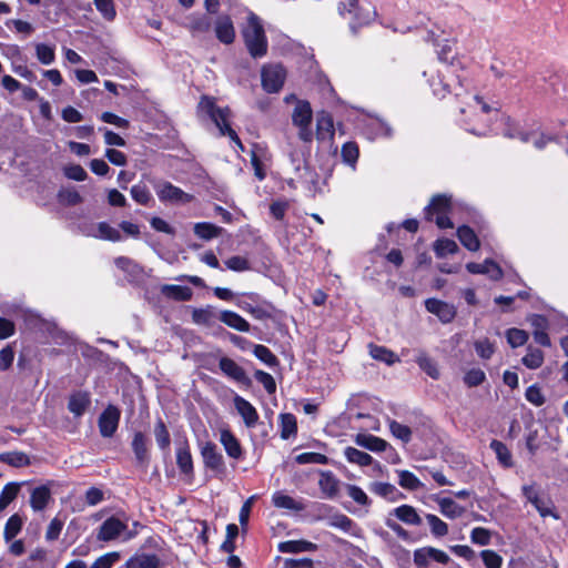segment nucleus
Returning <instances> with one entry per match:
<instances>
[{
	"label": "nucleus",
	"instance_id": "obj_1",
	"mask_svg": "<svg viewBox=\"0 0 568 568\" xmlns=\"http://www.w3.org/2000/svg\"><path fill=\"white\" fill-rule=\"evenodd\" d=\"M466 106L460 108L463 125L475 135H486L491 131L490 121L499 116L498 110L490 108L478 95L466 93Z\"/></svg>",
	"mask_w": 568,
	"mask_h": 568
},
{
	"label": "nucleus",
	"instance_id": "obj_2",
	"mask_svg": "<svg viewBox=\"0 0 568 568\" xmlns=\"http://www.w3.org/2000/svg\"><path fill=\"white\" fill-rule=\"evenodd\" d=\"M456 71L455 65H445L436 78L429 80V85L436 97L443 99L450 92H454L456 98L466 95L469 87L466 72L462 70L460 73H456Z\"/></svg>",
	"mask_w": 568,
	"mask_h": 568
},
{
	"label": "nucleus",
	"instance_id": "obj_3",
	"mask_svg": "<svg viewBox=\"0 0 568 568\" xmlns=\"http://www.w3.org/2000/svg\"><path fill=\"white\" fill-rule=\"evenodd\" d=\"M199 112L207 115L216 125L221 135H226L239 148L244 151V146L230 125L231 110L229 108H219L213 98L203 97L199 103Z\"/></svg>",
	"mask_w": 568,
	"mask_h": 568
},
{
	"label": "nucleus",
	"instance_id": "obj_4",
	"mask_svg": "<svg viewBox=\"0 0 568 568\" xmlns=\"http://www.w3.org/2000/svg\"><path fill=\"white\" fill-rule=\"evenodd\" d=\"M243 38L253 58H262L267 53V39L261 19L253 12L247 16Z\"/></svg>",
	"mask_w": 568,
	"mask_h": 568
},
{
	"label": "nucleus",
	"instance_id": "obj_5",
	"mask_svg": "<svg viewBox=\"0 0 568 568\" xmlns=\"http://www.w3.org/2000/svg\"><path fill=\"white\" fill-rule=\"evenodd\" d=\"M337 12L343 19L348 20L353 33H356L358 28L371 23L376 16L375 11L371 12L359 7L358 0H339Z\"/></svg>",
	"mask_w": 568,
	"mask_h": 568
},
{
	"label": "nucleus",
	"instance_id": "obj_6",
	"mask_svg": "<svg viewBox=\"0 0 568 568\" xmlns=\"http://www.w3.org/2000/svg\"><path fill=\"white\" fill-rule=\"evenodd\" d=\"M450 197L445 194L435 195L430 203L425 207V217L428 221H435L439 229H453V223L448 217L450 211Z\"/></svg>",
	"mask_w": 568,
	"mask_h": 568
},
{
	"label": "nucleus",
	"instance_id": "obj_7",
	"mask_svg": "<svg viewBox=\"0 0 568 568\" xmlns=\"http://www.w3.org/2000/svg\"><path fill=\"white\" fill-rule=\"evenodd\" d=\"M312 118L311 104L307 101H297L292 113V122L298 129V138L305 143H310L313 140Z\"/></svg>",
	"mask_w": 568,
	"mask_h": 568
},
{
	"label": "nucleus",
	"instance_id": "obj_8",
	"mask_svg": "<svg viewBox=\"0 0 568 568\" xmlns=\"http://www.w3.org/2000/svg\"><path fill=\"white\" fill-rule=\"evenodd\" d=\"M135 536L133 531L128 530L126 524L116 517H110L102 523L98 531V539L102 541H111L119 537L123 540H130Z\"/></svg>",
	"mask_w": 568,
	"mask_h": 568
},
{
	"label": "nucleus",
	"instance_id": "obj_9",
	"mask_svg": "<svg viewBox=\"0 0 568 568\" xmlns=\"http://www.w3.org/2000/svg\"><path fill=\"white\" fill-rule=\"evenodd\" d=\"M286 72L281 64H266L262 68V87L268 93L278 92L285 81Z\"/></svg>",
	"mask_w": 568,
	"mask_h": 568
},
{
	"label": "nucleus",
	"instance_id": "obj_10",
	"mask_svg": "<svg viewBox=\"0 0 568 568\" xmlns=\"http://www.w3.org/2000/svg\"><path fill=\"white\" fill-rule=\"evenodd\" d=\"M155 193L161 202L185 204L193 200V196L170 182H160L154 185Z\"/></svg>",
	"mask_w": 568,
	"mask_h": 568
},
{
	"label": "nucleus",
	"instance_id": "obj_11",
	"mask_svg": "<svg viewBox=\"0 0 568 568\" xmlns=\"http://www.w3.org/2000/svg\"><path fill=\"white\" fill-rule=\"evenodd\" d=\"M201 455L204 466L211 469L215 476L222 477L225 474V463L215 444L211 442L205 443L202 447Z\"/></svg>",
	"mask_w": 568,
	"mask_h": 568
},
{
	"label": "nucleus",
	"instance_id": "obj_12",
	"mask_svg": "<svg viewBox=\"0 0 568 568\" xmlns=\"http://www.w3.org/2000/svg\"><path fill=\"white\" fill-rule=\"evenodd\" d=\"M500 121L506 125L503 131V134L507 138L515 139L518 138L521 142L528 143L532 142L536 149H542L549 139H546L542 134H537L536 132H523L519 131L516 126L510 123L509 118L501 116Z\"/></svg>",
	"mask_w": 568,
	"mask_h": 568
},
{
	"label": "nucleus",
	"instance_id": "obj_13",
	"mask_svg": "<svg viewBox=\"0 0 568 568\" xmlns=\"http://www.w3.org/2000/svg\"><path fill=\"white\" fill-rule=\"evenodd\" d=\"M120 420V410L110 405L108 406L99 417V429L103 437H111L118 429Z\"/></svg>",
	"mask_w": 568,
	"mask_h": 568
},
{
	"label": "nucleus",
	"instance_id": "obj_14",
	"mask_svg": "<svg viewBox=\"0 0 568 568\" xmlns=\"http://www.w3.org/2000/svg\"><path fill=\"white\" fill-rule=\"evenodd\" d=\"M426 41L433 43L436 47L438 59L446 63V65H454L453 44L449 40L442 38L436 34L435 31L430 30L427 32Z\"/></svg>",
	"mask_w": 568,
	"mask_h": 568
},
{
	"label": "nucleus",
	"instance_id": "obj_15",
	"mask_svg": "<svg viewBox=\"0 0 568 568\" xmlns=\"http://www.w3.org/2000/svg\"><path fill=\"white\" fill-rule=\"evenodd\" d=\"M425 307L429 313L435 314L443 323H450L456 316L454 305L436 298H428L425 302Z\"/></svg>",
	"mask_w": 568,
	"mask_h": 568
},
{
	"label": "nucleus",
	"instance_id": "obj_16",
	"mask_svg": "<svg viewBox=\"0 0 568 568\" xmlns=\"http://www.w3.org/2000/svg\"><path fill=\"white\" fill-rule=\"evenodd\" d=\"M215 36L224 44L233 43L235 39V29L230 16L222 14L217 17L214 23Z\"/></svg>",
	"mask_w": 568,
	"mask_h": 568
},
{
	"label": "nucleus",
	"instance_id": "obj_17",
	"mask_svg": "<svg viewBox=\"0 0 568 568\" xmlns=\"http://www.w3.org/2000/svg\"><path fill=\"white\" fill-rule=\"evenodd\" d=\"M234 406H235L237 413L243 418L246 427L252 428L256 425V423L258 420V414H257L255 407L248 400L236 395L234 397Z\"/></svg>",
	"mask_w": 568,
	"mask_h": 568
},
{
	"label": "nucleus",
	"instance_id": "obj_18",
	"mask_svg": "<svg viewBox=\"0 0 568 568\" xmlns=\"http://www.w3.org/2000/svg\"><path fill=\"white\" fill-rule=\"evenodd\" d=\"M354 442L356 445L374 453L384 452L388 446V443L383 438L364 433L357 434L354 438Z\"/></svg>",
	"mask_w": 568,
	"mask_h": 568
},
{
	"label": "nucleus",
	"instance_id": "obj_19",
	"mask_svg": "<svg viewBox=\"0 0 568 568\" xmlns=\"http://www.w3.org/2000/svg\"><path fill=\"white\" fill-rule=\"evenodd\" d=\"M466 267L470 273L486 274L491 280H498L503 275L499 265L490 260H486L483 263H468Z\"/></svg>",
	"mask_w": 568,
	"mask_h": 568
},
{
	"label": "nucleus",
	"instance_id": "obj_20",
	"mask_svg": "<svg viewBox=\"0 0 568 568\" xmlns=\"http://www.w3.org/2000/svg\"><path fill=\"white\" fill-rule=\"evenodd\" d=\"M334 135V123L329 113L321 112L316 118V138L320 141L331 140Z\"/></svg>",
	"mask_w": 568,
	"mask_h": 568
},
{
	"label": "nucleus",
	"instance_id": "obj_21",
	"mask_svg": "<svg viewBox=\"0 0 568 568\" xmlns=\"http://www.w3.org/2000/svg\"><path fill=\"white\" fill-rule=\"evenodd\" d=\"M339 480L332 471H321L318 486L326 498H334L339 489Z\"/></svg>",
	"mask_w": 568,
	"mask_h": 568
},
{
	"label": "nucleus",
	"instance_id": "obj_22",
	"mask_svg": "<svg viewBox=\"0 0 568 568\" xmlns=\"http://www.w3.org/2000/svg\"><path fill=\"white\" fill-rule=\"evenodd\" d=\"M434 500L437 503L440 513L449 518V519H456L464 515L465 508L458 505L455 500L452 498H444V497H434Z\"/></svg>",
	"mask_w": 568,
	"mask_h": 568
},
{
	"label": "nucleus",
	"instance_id": "obj_23",
	"mask_svg": "<svg viewBox=\"0 0 568 568\" xmlns=\"http://www.w3.org/2000/svg\"><path fill=\"white\" fill-rule=\"evenodd\" d=\"M160 291L165 297L181 302L190 301L193 295L190 287L174 284L162 285Z\"/></svg>",
	"mask_w": 568,
	"mask_h": 568
},
{
	"label": "nucleus",
	"instance_id": "obj_24",
	"mask_svg": "<svg viewBox=\"0 0 568 568\" xmlns=\"http://www.w3.org/2000/svg\"><path fill=\"white\" fill-rule=\"evenodd\" d=\"M316 549L317 545L307 540H287L278 544V550L283 554H298Z\"/></svg>",
	"mask_w": 568,
	"mask_h": 568
},
{
	"label": "nucleus",
	"instance_id": "obj_25",
	"mask_svg": "<svg viewBox=\"0 0 568 568\" xmlns=\"http://www.w3.org/2000/svg\"><path fill=\"white\" fill-rule=\"evenodd\" d=\"M272 503L276 508L302 511L305 509V505L301 500H296L293 497L283 494L282 491H275L272 496Z\"/></svg>",
	"mask_w": 568,
	"mask_h": 568
},
{
	"label": "nucleus",
	"instance_id": "obj_26",
	"mask_svg": "<svg viewBox=\"0 0 568 568\" xmlns=\"http://www.w3.org/2000/svg\"><path fill=\"white\" fill-rule=\"evenodd\" d=\"M221 371L230 378L236 382L246 381V374L244 369L233 359L229 357H222L219 362Z\"/></svg>",
	"mask_w": 568,
	"mask_h": 568
},
{
	"label": "nucleus",
	"instance_id": "obj_27",
	"mask_svg": "<svg viewBox=\"0 0 568 568\" xmlns=\"http://www.w3.org/2000/svg\"><path fill=\"white\" fill-rule=\"evenodd\" d=\"M220 442L230 457L239 459L242 456L241 445L229 429L221 430Z\"/></svg>",
	"mask_w": 568,
	"mask_h": 568
},
{
	"label": "nucleus",
	"instance_id": "obj_28",
	"mask_svg": "<svg viewBox=\"0 0 568 568\" xmlns=\"http://www.w3.org/2000/svg\"><path fill=\"white\" fill-rule=\"evenodd\" d=\"M90 405V396L88 393L78 392L69 398L68 408L74 416H81Z\"/></svg>",
	"mask_w": 568,
	"mask_h": 568
},
{
	"label": "nucleus",
	"instance_id": "obj_29",
	"mask_svg": "<svg viewBox=\"0 0 568 568\" xmlns=\"http://www.w3.org/2000/svg\"><path fill=\"white\" fill-rule=\"evenodd\" d=\"M220 321L239 332H248L250 329L248 322L244 320L241 315L232 311L221 312Z\"/></svg>",
	"mask_w": 568,
	"mask_h": 568
},
{
	"label": "nucleus",
	"instance_id": "obj_30",
	"mask_svg": "<svg viewBox=\"0 0 568 568\" xmlns=\"http://www.w3.org/2000/svg\"><path fill=\"white\" fill-rule=\"evenodd\" d=\"M50 498V489L45 486H39L31 493L30 505L34 511H41L47 507Z\"/></svg>",
	"mask_w": 568,
	"mask_h": 568
},
{
	"label": "nucleus",
	"instance_id": "obj_31",
	"mask_svg": "<svg viewBox=\"0 0 568 568\" xmlns=\"http://www.w3.org/2000/svg\"><path fill=\"white\" fill-rule=\"evenodd\" d=\"M160 559L156 555L142 554L130 558L126 568H159Z\"/></svg>",
	"mask_w": 568,
	"mask_h": 568
},
{
	"label": "nucleus",
	"instance_id": "obj_32",
	"mask_svg": "<svg viewBox=\"0 0 568 568\" xmlns=\"http://www.w3.org/2000/svg\"><path fill=\"white\" fill-rule=\"evenodd\" d=\"M176 464L181 473L185 475H191L193 473L192 455L186 444L178 447Z\"/></svg>",
	"mask_w": 568,
	"mask_h": 568
},
{
	"label": "nucleus",
	"instance_id": "obj_33",
	"mask_svg": "<svg viewBox=\"0 0 568 568\" xmlns=\"http://www.w3.org/2000/svg\"><path fill=\"white\" fill-rule=\"evenodd\" d=\"M394 515L403 523L408 525L418 526L422 524V518L416 509L409 505H402L394 509Z\"/></svg>",
	"mask_w": 568,
	"mask_h": 568
},
{
	"label": "nucleus",
	"instance_id": "obj_34",
	"mask_svg": "<svg viewBox=\"0 0 568 568\" xmlns=\"http://www.w3.org/2000/svg\"><path fill=\"white\" fill-rule=\"evenodd\" d=\"M368 348H369V355L374 359L384 362L387 365H393L394 363L399 362V358L397 357V355L393 351H390L384 346L369 344Z\"/></svg>",
	"mask_w": 568,
	"mask_h": 568
},
{
	"label": "nucleus",
	"instance_id": "obj_35",
	"mask_svg": "<svg viewBox=\"0 0 568 568\" xmlns=\"http://www.w3.org/2000/svg\"><path fill=\"white\" fill-rule=\"evenodd\" d=\"M344 456L347 462L358 466H368L373 463V457L369 454L354 447H346L344 449Z\"/></svg>",
	"mask_w": 568,
	"mask_h": 568
},
{
	"label": "nucleus",
	"instance_id": "obj_36",
	"mask_svg": "<svg viewBox=\"0 0 568 568\" xmlns=\"http://www.w3.org/2000/svg\"><path fill=\"white\" fill-rule=\"evenodd\" d=\"M23 518L19 514L12 515L4 525L3 538L11 541L22 529Z\"/></svg>",
	"mask_w": 568,
	"mask_h": 568
},
{
	"label": "nucleus",
	"instance_id": "obj_37",
	"mask_svg": "<svg viewBox=\"0 0 568 568\" xmlns=\"http://www.w3.org/2000/svg\"><path fill=\"white\" fill-rule=\"evenodd\" d=\"M457 236L465 248H479L478 237L469 226H459L457 229Z\"/></svg>",
	"mask_w": 568,
	"mask_h": 568
},
{
	"label": "nucleus",
	"instance_id": "obj_38",
	"mask_svg": "<svg viewBox=\"0 0 568 568\" xmlns=\"http://www.w3.org/2000/svg\"><path fill=\"white\" fill-rule=\"evenodd\" d=\"M222 232V229L207 222L196 223L194 225V233L196 236L203 240H211L217 237Z\"/></svg>",
	"mask_w": 568,
	"mask_h": 568
},
{
	"label": "nucleus",
	"instance_id": "obj_39",
	"mask_svg": "<svg viewBox=\"0 0 568 568\" xmlns=\"http://www.w3.org/2000/svg\"><path fill=\"white\" fill-rule=\"evenodd\" d=\"M544 363V353L539 348L528 346L527 354L523 357V364L530 369L539 368Z\"/></svg>",
	"mask_w": 568,
	"mask_h": 568
},
{
	"label": "nucleus",
	"instance_id": "obj_40",
	"mask_svg": "<svg viewBox=\"0 0 568 568\" xmlns=\"http://www.w3.org/2000/svg\"><path fill=\"white\" fill-rule=\"evenodd\" d=\"M132 449L140 463L148 460L146 438L142 433H135L132 440Z\"/></svg>",
	"mask_w": 568,
	"mask_h": 568
},
{
	"label": "nucleus",
	"instance_id": "obj_41",
	"mask_svg": "<svg viewBox=\"0 0 568 568\" xmlns=\"http://www.w3.org/2000/svg\"><path fill=\"white\" fill-rule=\"evenodd\" d=\"M490 448L496 454L497 459L503 466H511V454L504 443L494 439L490 443Z\"/></svg>",
	"mask_w": 568,
	"mask_h": 568
},
{
	"label": "nucleus",
	"instance_id": "obj_42",
	"mask_svg": "<svg viewBox=\"0 0 568 568\" xmlns=\"http://www.w3.org/2000/svg\"><path fill=\"white\" fill-rule=\"evenodd\" d=\"M416 363L432 378L437 379L439 377L436 363L426 353H419Z\"/></svg>",
	"mask_w": 568,
	"mask_h": 568
},
{
	"label": "nucleus",
	"instance_id": "obj_43",
	"mask_svg": "<svg viewBox=\"0 0 568 568\" xmlns=\"http://www.w3.org/2000/svg\"><path fill=\"white\" fill-rule=\"evenodd\" d=\"M19 489L20 486L16 483H9L2 488L0 493V511L16 499Z\"/></svg>",
	"mask_w": 568,
	"mask_h": 568
},
{
	"label": "nucleus",
	"instance_id": "obj_44",
	"mask_svg": "<svg viewBox=\"0 0 568 568\" xmlns=\"http://www.w3.org/2000/svg\"><path fill=\"white\" fill-rule=\"evenodd\" d=\"M398 484L408 490H416L422 487L420 480L408 470H397Z\"/></svg>",
	"mask_w": 568,
	"mask_h": 568
},
{
	"label": "nucleus",
	"instance_id": "obj_45",
	"mask_svg": "<svg viewBox=\"0 0 568 568\" xmlns=\"http://www.w3.org/2000/svg\"><path fill=\"white\" fill-rule=\"evenodd\" d=\"M0 459L13 467H23L30 464L29 456L21 452H10L2 454Z\"/></svg>",
	"mask_w": 568,
	"mask_h": 568
},
{
	"label": "nucleus",
	"instance_id": "obj_46",
	"mask_svg": "<svg viewBox=\"0 0 568 568\" xmlns=\"http://www.w3.org/2000/svg\"><path fill=\"white\" fill-rule=\"evenodd\" d=\"M388 426H389V430L394 437H396L397 439L402 440L405 444L410 442L412 429L408 426L400 424L396 420H390L388 423Z\"/></svg>",
	"mask_w": 568,
	"mask_h": 568
},
{
	"label": "nucleus",
	"instance_id": "obj_47",
	"mask_svg": "<svg viewBox=\"0 0 568 568\" xmlns=\"http://www.w3.org/2000/svg\"><path fill=\"white\" fill-rule=\"evenodd\" d=\"M341 153L344 163L351 165L354 169L359 154L357 144L353 142L345 143L342 146Z\"/></svg>",
	"mask_w": 568,
	"mask_h": 568
},
{
	"label": "nucleus",
	"instance_id": "obj_48",
	"mask_svg": "<svg viewBox=\"0 0 568 568\" xmlns=\"http://www.w3.org/2000/svg\"><path fill=\"white\" fill-rule=\"evenodd\" d=\"M253 354L264 364L274 367L278 364L276 356L264 345H255Z\"/></svg>",
	"mask_w": 568,
	"mask_h": 568
},
{
	"label": "nucleus",
	"instance_id": "obj_49",
	"mask_svg": "<svg viewBox=\"0 0 568 568\" xmlns=\"http://www.w3.org/2000/svg\"><path fill=\"white\" fill-rule=\"evenodd\" d=\"M426 519L434 536L443 537L448 534V525L436 515L427 514Z\"/></svg>",
	"mask_w": 568,
	"mask_h": 568
},
{
	"label": "nucleus",
	"instance_id": "obj_50",
	"mask_svg": "<svg viewBox=\"0 0 568 568\" xmlns=\"http://www.w3.org/2000/svg\"><path fill=\"white\" fill-rule=\"evenodd\" d=\"M281 427L282 433L281 436L284 439H287L290 436L296 433V418L292 414H282L281 415Z\"/></svg>",
	"mask_w": 568,
	"mask_h": 568
},
{
	"label": "nucleus",
	"instance_id": "obj_51",
	"mask_svg": "<svg viewBox=\"0 0 568 568\" xmlns=\"http://www.w3.org/2000/svg\"><path fill=\"white\" fill-rule=\"evenodd\" d=\"M295 460L300 465H305V464L325 465L328 463L327 456L320 454V453H313V452L302 453L296 456Z\"/></svg>",
	"mask_w": 568,
	"mask_h": 568
},
{
	"label": "nucleus",
	"instance_id": "obj_52",
	"mask_svg": "<svg viewBox=\"0 0 568 568\" xmlns=\"http://www.w3.org/2000/svg\"><path fill=\"white\" fill-rule=\"evenodd\" d=\"M93 2L104 19L112 21L115 18L116 11L113 0H93Z\"/></svg>",
	"mask_w": 568,
	"mask_h": 568
},
{
	"label": "nucleus",
	"instance_id": "obj_53",
	"mask_svg": "<svg viewBox=\"0 0 568 568\" xmlns=\"http://www.w3.org/2000/svg\"><path fill=\"white\" fill-rule=\"evenodd\" d=\"M486 379V375L484 373V371H481L480 368H471L469 371H467L464 375V383L468 386V387H476V386H479L480 384H483Z\"/></svg>",
	"mask_w": 568,
	"mask_h": 568
},
{
	"label": "nucleus",
	"instance_id": "obj_54",
	"mask_svg": "<svg viewBox=\"0 0 568 568\" xmlns=\"http://www.w3.org/2000/svg\"><path fill=\"white\" fill-rule=\"evenodd\" d=\"M132 199L141 205H148L152 195L145 185L136 184L131 187Z\"/></svg>",
	"mask_w": 568,
	"mask_h": 568
},
{
	"label": "nucleus",
	"instance_id": "obj_55",
	"mask_svg": "<svg viewBox=\"0 0 568 568\" xmlns=\"http://www.w3.org/2000/svg\"><path fill=\"white\" fill-rule=\"evenodd\" d=\"M36 54L38 60L45 65L51 64L55 59L54 49L43 43L37 44Z\"/></svg>",
	"mask_w": 568,
	"mask_h": 568
},
{
	"label": "nucleus",
	"instance_id": "obj_56",
	"mask_svg": "<svg viewBox=\"0 0 568 568\" xmlns=\"http://www.w3.org/2000/svg\"><path fill=\"white\" fill-rule=\"evenodd\" d=\"M491 532L484 527H475L470 532V540L475 545L487 546L490 544Z\"/></svg>",
	"mask_w": 568,
	"mask_h": 568
},
{
	"label": "nucleus",
	"instance_id": "obj_57",
	"mask_svg": "<svg viewBox=\"0 0 568 568\" xmlns=\"http://www.w3.org/2000/svg\"><path fill=\"white\" fill-rule=\"evenodd\" d=\"M506 337L511 347H519L527 342L528 334L523 329L510 328L507 331Z\"/></svg>",
	"mask_w": 568,
	"mask_h": 568
},
{
	"label": "nucleus",
	"instance_id": "obj_58",
	"mask_svg": "<svg viewBox=\"0 0 568 568\" xmlns=\"http://www.w3.org/2000/svg\"><path fill=\"white\" fill-rule=\"evenodd\" d=\"M97 232V235L104 240L119 241L121 239L120 231L105 222L98 225Z\"/></svg>",
	"mask_w": 568,
	"mask_h": 568
},
{
	"label": "nucleus",
	"instance_id": "obj_59",
	"mask_svg": "<svg viewBox=\"0 0 568 568\" xmlns=\"http://www.w3.org/2000/svg\"><path fill=\"white\" fill-rule=\"evenodd\" d=\"M154 435L156 443L161 449H165L170 446V434L162 420H159L154 428Z\"/></svg>",
	"mask_w": 568,
	"mask_h": 568
},
{
	"label": "nucleus",
	"instance_id": "obj_60",
	"mask_svg": "<svg viewBox=\"0 0 568 568\" xmlns=\"http://www.w3.org/2000/svg\"><path fill=\"white\" fill-rule=\"evenodd\" d=\"M61 202L68 205H77L82 203L83 199L74 187L63 189L59 192Z\"/></svg>",
	"mask_w": 568,
	"mask_h": 568
},
{
	"label": "nucleus",
	"instance_id": "obj_61",
	"mask_svg": "<svg viewBox=\"0 0 568 568\" xmlns=\"http://www.w3.org/2000/svg\"><path fill=\"white\" fill-rule=\"evenodd\" d=\"M486 568H501L503 558L496 551L486 549L480 552Z\"/></svg>",
	"mask_w": 568,
	"mask_h": 568
},
{
	"label": "nucleus",
	"instance_id": "obj_62",
	"mask_svg": "<svg viewBox=\"0 0 568 568\" xmlns=\"http://www.w3.org/2000/svg\"><path fill=\"white\" fill-rule=\"evenodd\" d=\"M290 159L294 171L300 174V178H304L305 174L308 173L305 155L298 154L297 152H291Z\"/></svg>",
	"mask_w": 568,
	"mask_h": 568
},
{
	"label": "nucleus",
	"instance_id": "obj_63",
	"mask_svg": "<svg viewBox=\"0 0 568 568\" xmlns=\"http://www.w3.org/2000/svg\"><path fill=\"white\" fill-rule=\"evenodd\" d=\"M255 379L263 385L268 394H273L276 390V383L273 376L263 371H256L254 373Z\"/></svg>",
	"mask_w": 568,
	"mask_h": 568
},
{
	"label": "nucleus",
	"instance_id": "obj_64",
	"mask_svg": "<svg viewBox=\"0 0 568 568\" xmlns=\"http://www.w3.org/2000/svg\"><path fill=\"white\" fill-rule=\"evenodd\" d=\"M120 558L119 552H109L101 557H99L93 564L91 568H111L114 562H116Z\"/></svg>",
	"mask_w": 568,
	"mask_h": 568
}]
</instances>
